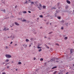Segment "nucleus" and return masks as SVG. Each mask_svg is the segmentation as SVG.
Segmentation results:
<instances>
[{
	"label": "nucleus",
	"instance_id": "ddd939ff",
	"mask_svg": "<svg viewBox=\"0 0 74 74\" xmlns=\"http://www.w3.org/2000/svg\"><path fill=\"white\" fill-rule=\"evenodd\" d=\"M41 51H42V49H40L38 50L39 52H41Z\"/></svg>",
	"mask_w": 74,
	"mask_h": 74
},
{
	"label": "nucleus",
	"instance_id": "bb28decb",
	"mask_svg": "<svg viewBox=\"0 0 74 74\" xmlns=\"http://www.w3.org/2000/svg\"><path fill=\"white\" fill-rule=\"evenodd\" d=\"M39 6H40V7H42V5H41V4H40Z\"/></svg>",
	"mask_w": 74,
	"mask_h": 74
},
{
	"label": "nucleus",
	"instance_id": "37998d69",
	"mask_svg": "<svg viewBox=\"0 0 74 74\" xmlns=\"http://www.w3.org/2000/svg\"><path fill=\"white\" fill-rule=\"evenodd\" d=\"M16 71H17V70H18V69H16Z\"/></svg>",
	"mask_w": 74,
	"mask_h": 74
},
{
	"label": "nucleus",
	"instance_id": "680f3d73",
	"mask_svg": "<svg viewBox=\"0 0 74 74\" xmlns=\"http://www.w3.org/2000/svg\"><path fill=\"white\" fill-rule=\"evenodd\" d=\"M47 24H48V23H47Z\"/></svg>",
	"mask_w": 74,
	"mask_h": 74
},
{
	"label": "nucleus",
	"instance_id": "f3484780",
	"mask_svg": "<svg viewBox=\"0 0 74 74\" xmlns=\"http://www.w3.org/2000/svg\"><path fill=\"white\" fill-rule=\"evenodd\" d=\"M57 73V71H55L54 72L53 74H55Z\"/></svg>",
	"mask_w": 74,
	"mask_h": 74
},
{
	"label": "nucleus",
	"instance_id": "423d86ee",
	"mask_svg": "<svg viewBox=\"0 0 74 74\" xmlns=\"http://www.w3.org/2000/svg\"><path fill=\"white\" fill-rule=\"evenodd\" d=\"M15 24L17 25V26H19V24L16 22L15 23Z\"/></svg>",
	"mask_w": 74,
	"mask_h": 74
},
{
	"label": "nucleus",
	"instance_id": "4d7b16f0",
	"mask_svg": "<svg viewBox=\"0 0 74 74\" xmlns=\"http://www.w3.org/2000/svg\"><path fill=\"white\" fill-rule=\"evenodd\" d=\"M51 61H50V62H51Z\"/></svg>",
	"mask_w": 74,
	"mask_h": 74
},
{
	"label": "nucleus",
	"instance_id": "5701e85b",
	"mask_svg": "<svg viewBox=\"0 0 74 74\" xmlns=\"http://www.w3.org/2000/svg\"><path fill=\"white\" fill-rule=\"evenodd\" d=\"M56 45H58V46H59V45L58 43L56 44Z\"/></svg>",
	"mask_w": 74,
	"mask_h": 74
},
{
	"label": "nucleus",
	"instance_id": "393cba45",
	"mask_svg": "<svg viewBox=\"0 0 74 74\" xmlns=\"http://www.w3.org/2000/svg\"><path fill=\"white\" fill-rule=\"evenodd\" d=\"M28 12H29V13H31V12L30 11H28Z\"/></svg>",
	"mask_w": 74,
	"mask_h": 74
},
{
	"label": "nucleus",
	"instance_id": "aec40b11",
	"mask_svg": "<svg viewBox=\"0 0 74 74\" xmlns=\"http://www.w3.org/2000/svg\"><path fill=\"white\" fill-rule=\"evenodd\" d=\"M53 9H56V8H55V7H53L52 8V10Z\"/></svg>",
	"mask_w": 74,
	"mask_h": 74
},
{
	"label": "nucleus",
	"instance_id": "2eb2a0df",
	"mask_svg": "<svg viewBox=\"0 0 74 74\" xmlns=\"http://www.w3.org/2000/svg\"><path fill=\"white\" fill-rule=\"evenodd\" d=\"M40 18H43V16H42V15H40Z\"/></svg>",
	"mask_w": 74,
	"mask_h": 74
},
{
	"label": "nucleus",
	"instance_id": "7c9ffc66",
	"mask_svg": "<svg viewBox=\"0 0 74 74\" xmlns=\"http://www.w3.org/2000/svg\"><path fill=\"white\" fill-rule=\"evenodd\" d=\"M38 49H39V48H41V47H38Z\"/></svg>",
	"mask_w": 74,
	"mask_h": 74
},
{
	"label": "nucleus",
	"instance_id": "dca6fc26",
	"mask_svg": "<svg viewBox=\"0 0 74 74\" xmlns=\"http://www.w3.org/2000/svg\"><path fill=\"white\" fill-rule=\"evenodd\" d=\"M44 59H43V58H41L40 60V61H42Z\"/></svg>",
	"mask_w": 74,
	"mask_h": 74
},
{
	"label": "nucleus",
	"instance_id": "f03ea898",
	"mask_svg": "<svg viewBox=\"0 0 74 74\" xmlns=\"http://www.w3.org/2000/svg\"><path fill=\"white\" fill-rule=\"evenodd\" d=\"M5 57L7 58H11V56L8 54H6L5 55Z\"/></svg>",
	"mask_w": 74,
	"mask_h": 74
},
{
	"label": "nucleus",
	"instance_id": "c03bdc74",
	"mask_svg": "<svg viewBox=\"0 0 74 74\" xmlns=\"http://www.w3.org/2000/svg\"><path fill=\"white\" fill-rule=\"evenodd\" d=\"M45 38H47V37L46 36H45Z\"/></svg>",
	"mask_w": 74,
	"mask_h": 74
},
{
	"label": "nucleus",
	"instance_id": "a878e982",
	"mask_svg": "<svg viewBox=\"0 0 74 74\" xmlns=\"http://www.w3.org/2000/svg\"><path fill=\"white\" fill-rule=\"evenodd\" d=\"M61 29H62V30H63V27H61Z\"/></svg>",
	"mask_w": 74,
	"mask_h": 74
},
{
	"label": "nucleus",
	"instance_id": "9b49d317",
	"mask_svg": "<svg viewBox=\"0 0 74 74\" xmlns=\"http://www.w3.org/2000/svg\"><path fill=\"white\" fill-rule=\"evenodd\" d=\"M43 8L44 9H45V8H46V7L44 5L43 6Z\"/></svg>",
	"mask_w": 74,
	"mask_h": 74
},
{
	"label": "nucleus",
	"instance_id": "9d476101",
	"mask_svg": "<svg viewBox=\"0 0 74 74\" xmlns=\"http://www.w3.org/2000/svg\"><path fill=\"white\" fill-rule=\"evenodd\" d=\"M68 38L67 37H66L64 38V40H67V39Z\"/></svg>",
	"mask_w": 74,
	"mask_h": 74
},
{
	"label": "nucleus",
	"instance_id": "f257e3e1",
	"mask_svg": "<svg viewBox=\"0 0 74 74\" xmlns=\"http://www.w3.org/2000/svg\"><path fill=\"white\" fill-rule=\"evenodd\" d=\"M52 60L54 62H55V63H56V62H59V59L58 58L57 59H53Z\"/></svg>",
	"mask_w": 74,
	"mask_h": 74
},
{
	"label": "nucleus",
	"instance_id": "cd10ccee",
	"mask_svg": "<svg viewBox=\"0 0 74 74\" xmlns=\"http://www.w3.org/2000/svg\"><path fill=\"white\" fill-rule=\"evenodd\" d=\"M58 18L59 19H60V17L58 16Z\"/></svg>",
	"mask_w": 74,
	"mask_h": 74
},
{
	"label": "nucleus",
	"instance_id": "b1692460",
	"mask_svg": "<svg viewBox=\"0 0 74 74\" xmlns=\"http://www.w3.org/2000/svg\"><path fill=\"white\" fill-rule=\"evenodd\" d=\"M26 41L27 42L28 41H29V40H28L27 39H26Z\"/></svg>",
	"mask_w": 74,
	"mask_h": 74
},
{
	"label": "nucleus",
	"instance_id": "09e8293b",
	"mask_svg": "<svg viewBox=\"0 0 74 74\" xmlns=\"http://www.w3.org/2000/svg\"><path fill=\"white\" fill-rule=\"evenodd\" d=\"M10 37H8V38H10Z\"/></svg>",
	"mask_w": 74,
	"mask_h": 74
},
{
	"label": "nucleus",
	"instance_id": "f704fd0d",
	"mask_svg": "<svg viewBox=\"0 0 74 74\" xmlns=\"http://www.w3.org/2000/svg\"><path fill=\"white\" fill-rule=\"evenodd\" d=\"M52 33V32H49V34H51V33Z\"/></svg>",
	"mask_w": 74,
	"mask_h": 74
},
{
	"label": "nucleus",
	"instance_id": "8fccbe9b",
	"mask_svg": "<svg viewBox=\"0 0 74 74\" xmlns=\"http://www.w3.org/2000/svg\"><path fill=\"white\" fill-rule=\"evenodd\" d=\"M55 15L56 16V14L55 15Z\"/></svg>",
	"mask_w": 74,
	"mask_h": 74
},
{
	"label": "nucleus",
	"instance_id": "72a5a7b5",
	"mask_svg": "<svg viewBox=\"0 0 74 74\" xmlns=\"http://www.w3.org/2000/svg\"><path fill=\"white\" fill-rule=\"evenodd\" d=\"M32 46V45L30 44L29 45V47H31Z\"/></svg>",
	"mask_w": 74,
	"mask_h": 74
},
{
	"label": "nucleus",
	"instance_id": "39448f33",
	"mask_svg": "<svg viewBox=\"0 0 74 74\" xmlns=\"http://www.w3.org/2000/svg\"><path fill=\"white\" fill-rule=\"evenodd\" d=\"M66 2L68 4H70V3H71L70 1L68 0H66Z\"/></svg>",
	"mask_w": 74,
	"mask_h": 74
},
{
	"label": "nucleus",
	"instance_id": "20e7f679",
	"mask_svg": "<svg viewBox=\"0 0 74 74\" xmlns=\"http://www.w3.org/2000/svg\"><path fill=\"white\" fill-rule=\"evenodd\" d=\"M23 4H28V1H27V0H26L25 2H24Z\"/></svg>",
	"mask_w": 74,
	"mask_h": 74
},
{
	"label": "nucleus",
	"instance_id": "052dcab7",
	"mask_svg": "<svg viewBox=\"0 0 74 74\" xmlns=\"http://www.w3.org/2000/svg\"><path fill=\"white\" fill-rule=\"evenodd\" d=\"M73 66H74V65H73Z\"/></svg>",
	"mask_w": 74,
	"mask_h": 74
},
{
	"label": "nucleus",
	"instance_id": "c9c22d12",
	"mask_svg": "<svg viewBox=\"0 0 74 74\" xmlns=\"http://www.w3.org/2000/svg\"><path fill=\"white\" fill-rule=\"evenodd\" d=\"M15 8H17V6L16 5L15 6Z\"/></svg>",
	"mask_w": 74,
	"mask_h": 74
},
{
	"label": "nucleus",
	"instance_id": "e2e57ef3",
	"mask_svg": "<svg viewBox=\"0 0 74 74\" xmlns=\"http://www.w3.org/2000/svg\"><path fill=\"white\" fill-rule=\"evenodd\" d=\"M73 65H74V64H73Z\"/></svg>",
	"mask_w": 74,
	"mask_h": 74
},
{
	"label": "nucleus",
	"instance_id": "f8f14e48",
	"mask_svg": "<svg viewBox=\"0 0 74 74\" xmlns=\"http://www.w3.org/2000/svg\"><path fill=\"white\" fill-rule=\"evenodd\" d=\"M1 11H3V12H5V10H1Z\"/></svg>",
	"mask_w": 74,
	"mask_h": 74
},
{
	"label": "nucleus",
	"instance_id": "4468645a",
	"mask_svg": "<svg viewBox=\"0 0 74 74\" xmlns=\"http://www.w3.org/2000/svg\"><path fill=\"white\" fill-rule=\"evenodd\" d=\"M18 64H22V63H21V62H18Z\"/></svg>",
	"mask_w": 74,
	"mask_h": 74
},
{
	"label": "nucleus",
	"instance_id": "6e6d98bb",
	"mask_svg": "<svg viewBox=\"0 0 74 74\" xmlns=\"http://www.w3.org/2000/svg\"><path fill=\"white\" fill-rule=\"evenodd\" d=\"M50 25H51V23H50Z\"/></svg>",
	"mask_w": 74,
	"mask_h": 74
},
{
	"label": "nucleus",
	"instance_id": "49530a36",
	"mask_svg": "<svg viewBox=\"0 0 74 74\" xmlns=\"http://www.w3.org/2000/svg\"><path fill=\"white\" fill-rule=\"evenodd\" d=\"M37 19H38H38H39V18H37Z\"/></svg>",
	"mask_w": 74,
	"mask_h": 74
},
{
	"label": "nucleus",
	"instance_id": "5fc2aeb1",
	"mask_svg": "<svg viewBox=\"0 0 74 74\" xmlns=\"http://www.w3.org/2000/svg\"><path fill=\"white\" fill-rule=\"evenodd\" d=\"M73 12H74V10H73Z\"/></svg>",
	"mask_w": 74,
	"mask_h": 74
},
{
	"label": "nucleus",
	"instance_id": "4be33fe9",
	"mask_svg": "<svg viewBox=\"0 0 74 74\" xmlns=\"http://www.w3.org/2000/svg\"><path fill=\"white\" fill-rule=\"evenodd\" d=\"M22 21H23V22H26V20L24 19L23 20H22Z\"/></svg>",
	"mask_w": 74,
	"mask_h": 74
},
{
	"label": "nucleus",
	"instance_id": "e433bc0d",
	"mask_svg": "<svg viewBox=\"0 0 74 74\" xmlns=\"http://www.w3.org/2000/svg\"><path fill=\"white\" fill-rule=\"evenodd\" d=\"M38 8H39V10H41V8H40L39 7H38Z\"/></svg>",
	"mask_w": 74,
	"mask_h": 74
},
{
	"label": "nucleus",
	"instance_id": "13d9d810",
	"mask_svg": "<svg viewBox=\"0 0 74 74\" xmlns=\"http://www.w3.org/2000/svg\"><path fill=\"white\" fill-rule=\"evenodd\" d=\"M73 43H74V41L73 42Z\"/></svg>",
	"mask_w": 74,
	"mask_h": 74
},
{
	"label": "nucleus",
	"instance_id": "2f4dec72",
	"mask_svg": "<svg viewBox=\"0 0 74 74\" xmlns=\"http://www.w3.org/2000/svg\"><path fill=\"white\" fill-rule=\"evenodd\" d=\"M36 59L35 58H34V60H36Z\"/></svg>",
	"mask_w": 74,
	"mask_h": 74
},
{
	"label": "nucleus",
	"instance_id": "58836bf2",
	"mask_svg": "<svg viewBox=\"0 0 74 74\" xmlns=\"http://www.w3.org/2000/svg\"><path fill=\"white\" fill-rule=\"evenodd\" d=\"M51 51H52V50H53V49L52 48H51Z\"/></svg>",
	"mask_w": 74,
	"mask_h": 74
},
{
	"label": "nucleus",
	"instance_id": "7ed1b4c3",
	"mask_svg": "<svg viewBox=\"0 0 74 74\" xmlns=\"http://www.w3.org/2000/svg\"><path fill=\"white\" fill-rule=\"evenodd\" d=\"M9 30V28H7V27H5L3 29V31H7V30Z\"/></svg>",
	"mask_w": 74,
	"mask_h": 74
},
{
	"label": "nucleus",
	"instance_id": "864d4df0",
	"mask_svg": "<svg viewBox=\"0 0 74 74\" xmlns=\"http://www.w3.org/2000/svg\"><path fill=\"white\" fill-rule=\"evenodd\" d=\"M34 48H35V46H34Z\"/></svg>",
	"mask_w": 74,
	"mask_h": 74
},
{
	"label": "nucleus",
	"instance_id": "6e6552de",
	"mask_svg": "<svg viewBox=\"0 0 74 74\" xmlns=\"http://www.w3.org/2000/svg\"><path fill=\"white\" fill-rule=\"evenodd\" d=\"M56 68H57V66H55L53 67V68H51V69H56Z\"/></svg>",
	"mask_w": 74,
	"mask_h": 74
},
{
	"label": "nucleus",
	"instance_id": "0eeeda50",
	"mask_svg": "<svg viewBox=\"0 0 74 74\" xmlns=\"http://www.w3.org/2000/svg\"><path fill=\"white\" fill-rule=\"evenodd\" d=\"M73 49H71L70 50V52H71V53H73Z\"/></svg>",
	"mask_w": 74,
	"mask_h": 74
},
{
	"label": "nucleus",
	"instance_id": "a211bd4d",
	"mask_svg": "<svg viewBox=\"0 0 74 74\" xmlns=\"http://www.w3.org/2000/svg\"><path fill=\"white\" fill-rule=\"evenodd\" d=\"M23 12V13H24V14H26V13H27L26 11Z\"/></svg>",
	"mask_w": 74,
	"mask_h": 74
},
{
	"label": "nucleus",
	"instance_id": "bf43d9fd",
	"mask_svg": "<svg viewBox=\"0 0 74 74\" xmlns=\"http://www.w3.org/2000/svg\"><path fill=\"white\" fill-rule=\"evenodd\" d=\"M9 46H10V45H9Z\"/></svg>",
	"mask_w": 74,
	"mask_h": 74
},
{
	"label": "nucleus",
	"instance_id": "c85d7f7f",
	"mask_svg": "<svg viewBox=\"0 0 74 74\" xmlns=\"http://www.w3.org/2000/svg\"><path fill=\"white\" fill-rule=\"evenodd\" d=\"M5 48H6V49H8V46H6L5 47Z\"/></svg>",
	"mask_w": 74,
	"mask_h": 74
},
{
	"label": "nucleus",
	"instance_id": "3c124183",
	"mask_svg": "<svg viewBox=\"0 0 74 74\" xmlns=\"http://www.w3.org/2000/svg\"><path fill=\"white\" fill-rule=\"evenodd\" d=\"M29 1H30V0H29Z\"/></svg>",
	"mask_w": 74,
	"mask_h": 74
},
{
	"label": "nucleus",
	"instance_id": "ea45409f",
	"mask_svg": "<svg viewBox=\"0 0 74 74\" xmlns=\"http://www.w3.org/2000/svg\"><path fill=\"white\" fill-rule=\"evenodd\" d=\"M37 72H38V70H36V72H37Z\"/></svg>",
	"mask_w": 74,
	"mask_h": 74
},
{
	"label": "nucleus",
	"instance_id": "a19ab883",
	"mask_svg": "<svg viewBox=\"0 0 74 74\" xmlns=\"http://www.w3.org/2000/svg\"><path fill=\"white\" fill-rule=\"evenodd\" d=\"M15 46H16L17 45V44H15Z\"/></svg>",
	"mask_w": 74,
	"mask_h": 74
},
{
	"label": "nucleus",
	"instance_id": "4c0bfd02",
	"mask_svg": "<svg viewBox=\"0 0 74 74\" xmlns=\"http://www.w3.org/2000/svg\"><path fill=\"white\" fill-rule=\"evenodd\" d=\"M12 42H11V43H10V44H12Z\"/></svg>",
	"mask_w": 74,
	"mask_h": 74
},
{
	"label": "nucleus",
	"instance_id": "79ce46f5",
	"mask_svg": "<svg viewBox=\"0 0 74 74\" xmlns=\"http://www.w3.org/2000/svg\"><path fill=\"white\" fill-rule=\"evenodd\" d=\"M7 68V69H8V68H9V66H8Z\"/></svg>",
	"mask_w": 74,
	"mask_h": 74
},
{
	"label": "nucleus",
	"instance_id": "a18cd8bd",
	"mask_svg": "<svg viewBox=\"0 0 74 74\" xmlns=\"http://www.w3.org/2000/svg\"><path fill=\"white\" fill-rule=\"evenodd\" d=\"M66 74H68V73L67 72V73H66Z\"/></svg>",
	"mask_w": 74,
	"mask_h": 74
},
{
	"label": "nucleus",
	"instance_id": "6ab92c4d",
	"mask_svg": "<svg viewBox=\"0 0 74 74\" xmlns=\"http://www.w3.org/2000/svg\"><path fill=\"white\" fill-rule=\"evenodd\" d=\"M46 47H47V48L48 49H49V47L47 46L46 45Z\"/></svg>",
	"mask_w": 74,
	"mask_h": 74
},
{
	"label": "nucleus",
	"instance_id": "603ef678",
	"mask_svg": "<svg viewBox=\"0 0 74 74\" xmlns=\"http://www.w3.org/2000/svg\"><path fill=\"white\" fill-rule=\"evenodd\" d=\"M3 64H4V62H3Z\"/></svg>",
	"mask_w": 74,
	"mask_h": 74
},
{
	"label": "nucleus",
	"instance_id": "1a4fd4ad",
	"mask_svg": "<svg viewBox=\"0 0 74 74\" xmlns=\"http://www.w3.org/2000/svg\"><path fill=\"white\" fill-rule=\"evenodd\" d=\"M9 61V59H6L5 60V62H8Z\"/></svg>",
	"mask_w": 74,
	"mask_h": 74
},
{
	"label": "nucleus",
	"instance_id": "de8ad7c7",
	"mask_svg": "<svg viewBox=\"0 0 74 74\" xmlns=\"http://www.w3.org/2000/svg\"><path fill=\"white\" fill-rule=\"evenodd\" d=\"M41 28H42V27H40V29H41Z\"/></svg>",
	"mask_w": 74,
	"mask_h": 74
},
{
	"label": "nucleus",
	"instance_id": "c756f323",
	"mask_svg": "<svg viewBox=\"0 0 74 74\" xmlns=\"http://www.w3.org/2000/svg\"><path fill=\"white\" fill-rule=\"evenodd\" d=\"M24 47H27V45H23Z\"/></svg>",
	"mask_w": 74,
	"mask_h": 74
},
{
	"label": "nucleus",
	"instance_id": "412c9836",
	"mask_svg": "<svg viewBox=\"0 0 74 74\" xmlns=\"http://www.w3.org/2000/svg\"><path fill=\"white\" fill-rule=\"evenodd\" d=\"M30 3L31 4H34V2H31Z\"/></svg>",
	"mask_w": 74,
	"mask_h": 74
},
{
	"label": "nucleus",
	"instance_id": "473e14b6",
	"mask_svg": "<svg viewBox=\"0 0 74 74\" xmlns=\"http://www.w3.org/2000/svg\"><path fill=\"white\" fill-rule=\"evenodd\" d=\"M2 74H6L4 72L2 73Z\"/></svg>",
	"mask_w": 74,
	"mask_h": 74
}]
</instances>
